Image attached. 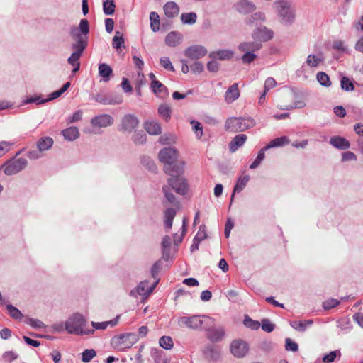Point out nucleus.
I'll return each mask as SVG.
<instances>
[{"instance_id": "f257e3e1", "label": "nucleus", "mask_w": 363, "mask_h": 363, "mask_svg": "<svg viewBox=\"0 0 363 363\" xmlns=\"http://www.w3.org/2000/svg\"><path fill=\"white\" fill-rule=\"evenodd\" d=\"M179 153L173 147H164L158 153L160 161L164 164V172L170 176L184 172V163L177 161Z\"/></svg>"}, {"instance_id": "f03ea898", "label": "nucleus", "mask_w": 363, "mask_h": 363, "mask_svg": "<svg viewBox=\"0 0 363 363\" xmlns=\"http://www.w3.org/2000/svg\"><path fill=\"white\" fill-rule=\"evenodd\" d=\"M279 23L284 26H291L296 19V11L289 0H276L273 3Z\"/></svg>"}, {"instance_id": "7ed1b4c3", "label": "nucleus", "mask_w": 363, "mask_h": 363, "mask_svg": "<svg viewBox=\"0 0 363 363\" xmlns=\"http://www.w3.org/2000/svg\"><path fill=\"white\" fill-rule=\"evenodd\" d=\"M86 320L84 316L78 313L70 315L65 323V328L67 333L71 335H93L94 330L85 328Z\"/></svg>"}, {"instance_id": "20e7f679", "label": "nucleus", "mask_w": 363, "mask_h": 363, "mask_svg": "<svg viewBox=\"0 0 363 363\" xmlns=\"http://www.w3.org/2000/svg\"><path fill=\"white\" fill-rule=\"evenodd\" d=\"M262 47L261 43L252 40H246L241 42L238 46L240 52H243L241 60L244 64H250L253 62L257 57L255 52L260 50Z\"/></svg>"}, {"instance_id": "39448f33", "label": "nucleus", "mask_w": 363, "mask_h": 363, "mask_svg": "<svg viewBox=\"0 0 363 363\" xmlns=\"http://www.w3.org/2000/svg\"><path fill=\"white\" fill-rule=\"evenodd\" d=\"M255 122L251 118H228L225 124V130L237 133L242 132L255 126Z\"/></svg>"}, {"instance_id": "423d86ee", "label": "nucleus", "mask_w": 363, "mask_h": 363, "mask_svg": "<svg viewBox=\"0 0 363 363\" xmlns=\"http://www.w3.org/2000/svg\"><path fill=\"white\" fill-rule=\"evenodd\" d=\"M285 98L293 100V103L280 106L279 108L281 110L289 111L294 108H301L306 106L303 94L295 89H291L287 91Z\"/></svg>"}, {"instance_id": "0eeeda50", "label": "nucleus", "mask_w": 363, "mask_h": 363, "mask_svg": "<svg viewBox=\"0 0 363 363\" xmlns=\"http://www.w3.org/2000/svg\"><path fill=\"white\" fill-rule=\"evenodd\" d=\"M168 185L170 189H172L178 194L185 195L188 191V184L186 179L181 177V174H174L168 179Z\"/></svg>"}, {"instance_id": "6e6552de", "label": "nucleus", "mask_w": 363, "mask_h": 363, "mask_svg": "<svg viewBox=\"0 0 363 363\" xmlns=\"http://www.w3.org/2000/svg\"><path fill=\"white\" fill-rule=\"evenodd\" d=\"M27 164L26 159L21 157L7 161L3 164L2 167H4V173L10 176L16 174L25 169Z\"/></svg>"}, {"instance_id": "1a4fd4ad", "label": "nucleus", "mask_w": 363, "mask_h": 363, "mask_svg": "<svg viewBox=\"0 0 363 363\" xmlns=\"http://www.w3.org/2000/svg\"><path fill=\"white\" fill-rule=\"evenodd\" d=\"M206 318V316L198 315L182 316L178 319V325L182 328L186 327L193 330L200 329L203 323V319Z\"/></svg>"}, {"instance_id": "9d476101", "label": "nucleus", "mask_w": 363, "mask_h": 363, "mask_svg": "<svg viewBox=\"0 0 363 363\" xmlns=\"http://www.w3.org/2000/svg\"><path fill=\"white\" fill-rule=\"evenodd\" d=\"M230 350L234 357L237 358H242L247 354L249 351V346L245 341L241 339H236L231 342L230 345Z\"/></svg>"}, {"instance_id": "9b49d317", "label": "nucleus", "mask_w": 363, "mask_h": 363, "mask_svg": "<svg viewBox=\"0 0 363 363\" xmlns=\"http://www.w3.org/2000/svg\"><path fill=\"white\" fill-rule=\"evenodd\" d=\"M139 120L133 114H125L121 119L118 130L132 133L138 125Z\"/></svg>"}, {"instance_id": "f8f14e48", "label": "nucleus", "mask_w": 363, "mask_h": 363, "mask_svg": "<svg viewBox=\"0 0 363 363\" xmlns=\"http://www.w3.org/2000/svg\"><path fill=\"white\" fill-rule=\"evenodd\" d=\"M93 99L98 103L104 105H116L122 104L123 99L121 95L97 94Z\"/></svg>"}, {"instance_id": "ddd939ff", "label": "nucleus", "mask_w": 363, "mask_h": 363, "mask_svg": "<svg viewBox=\"0 0 363 363\" xmlns=\"http://www.w3.org/2000/svg\"><path fill=\"white\" fill-rule=\"evenodd\" d=\"M274 33L272 30L268 29L266 26H260L257 27L252 33V38L257 42H267L273 38Z\"/></svg>"}, {"instance_id": "4468645a", "label": "nucleus", "mask_w": 363, "mask_h": 363, "mask_svg": "<svg viewBox=\"0 0 363 363\" xmlns=\"http://www.w3.org/2000/svg\"><path fill=\"white\" fill-rule=\"evenodd\" d=\"M90 123L94 128H105L112 125L114 119L109 114H99L93 117Z\"/></svg>"}, {"instance_id": "2eb2a0df", "label": "nucleus", "mask_w": 363, "mask_h": 363, "mask_svg": "<svg viewBox=\"0 0 363 363\" xmlns=\"http://www.w3.org/2000/svg\"><path fill=\"white\" fill-rule=\"evenodd\" d=\"M207 52V49L204 46L194 45L184 50V55L191 60H199L203 57Z\"/></svg>"}, {"instance_id": "dca6fc26", "label": "nucleus", "mask_w": 363, "mask_h": 363, "mask_svg": "<svg viewBox=\"0 0 363 363\" xmlns=\"http://www.w3.org/2000/svg\"><path fill=\"white\" fill-rule=\"evenodd\" d=\"M225 335V329L221 325L209 328L206 334L207 338L213 343L223 341Z\"/></svg>"}, {"instance_id": "f3484780", "label": "nucleus", "mask_w": 363, "mask_h": 363, "mask_svg": "<svg viewBox=\"0 0 363 363\" xmlns=\"http://www.w3.org/2000/svg\"><path fill=\"white\" fill-rule=\"evenodd\" d=\"M235 9L240 13L246 15L254 12L256 9V6L252 2L242 0L235 4Z\"/></svg>"}, {"instance_id": "a211bd4d", "label": "nucleus", "mask_w": 363, "mask_h": 363, "mask_svg": "<svg viewBox=\"0 0 363 363\" xmlns=\"http://www.w3.org/2000/svg\"><path fill=\"white\" fill-rule=\"evenodd\" d=\"M183 40L182 33L177 31L169 33L165 38V43L169 47H176L180 45Z\"/></svg>"}, {"instance_id": "6ab92c4d", "label": "nucleus", "mask_w": 363, "mask_h": 363, "mask_svg": "<svg viewBox=\"0 0 363 363\" xmlns=\"http://www.w3.org/2000/svg\"><path fill=\"white\" fill-rule=\"evenodd\" d=\"M149 282L146 280L140 281L136 288L131 290L130 295L133 297H137L138 295L143 296L147 298L150 294H147Z\"/></svg>"}, {"instance_id": "aec40b11", "label": "nucleus", "mask_w": 363, "mask_h": 363, "mask_svg": "<svg viewBox=\"0 0 363 363\" xmlns=\"http://www.w3.org/2000/svg\"><path fill=\"white\" fill-rule=\"evenodd\" d=\"M239 96L240 91L238 89V84L235 83L227 89L225 94V101L228 104H230L238 99Z\"/></svg>"}, {"instance_id": "412c9836", "label": "nucleus", "mask_w": 363, "mask_h": 363, "mask_svg": "<svg viewBox=\"0 0 363 363\" xmlns=\"http://www.w3.org/2000/svg\"><path fill=\"white\" fill-rule=\"evenodd\" d=\"M152 91L159 97L164 99L169 95L167 88L159 81L151 82Z\"/></svg>"}, {"instance_id": "4be33fe9", "label": "nucleus", "mask_w": 363, "mask_h": 363, "mask_svg": "<svg viewBox=\"0 0 363 363\" xmlns=\"http://www.w3.org/2000/svg\"><path fill=\"white\" fill-rule=\"evenodd\" d=\"M330 144L339 150H347L350 147V142L345 138L333 136L330 139Z\"/></svg>"}, {"instance_id": "5701e85b", "label": "nucleus", "mask_w": 363, "mask_h": 363, "mask_svg": "<svg viewBox=\"0 0 363 363\" xmlns=\"http://www.w3.org/2000/svg\"><path fill=\"white\" fill-rule=\"evenodd\" d=\"M234 52L231 50H218L213 51L209 54V57L215 60L218 59L220 60H230L233 57Z\"/></svg>"}, {"instance_id": "b1692460", "label": "nucleus", "mask_w": 363, "mask_h": 363, "mask_svg": "<svg viewBox=\"0 0 363 363\" xmlns=\"http://www.w3.org/2000/svg\"><path fill=\"white\" fill-rule=\"evenodd\" d=\"M203 354L209 361H216L220 357V350L213 345H208L203 349Z\"/></svg>"}, {"instance_id": "393cba45", "label": "nucleus", "mask_w": 363, "mask_h": 363, "mask_svg": "<svg viewBox=\"0 0 363 363\" xmlns=\"http://www.w3.org/2000/svg\"><path fill=\"white\" fill-rule=\"evenodd\" d=\"M163 9L165 15L168 18H174L179 13V7L174 1H169L166 3L163 6Z\"/></svg>"}, {"instance_id": "a878e982", "label": "nucleus", "mask_w": 363, "mask_h": 363, "mask_svg": "<svg viewBox=\"0 0 363 363\" xmlns=\"http://www.w3.org/2000/svg\"><path fill=\"white\" fill-rule=\"evenodd\" d=\"M249 180V175H245L244 177H240L238 179L237 183L233 189L232 195L230 196V205L233 201L235 193L242 191L247 185V184L248 183Z\"/></svg>"}, {"instance_id": "bb28decb", "label": "nucleus", "mask_w": 363, "mask_h": 363, "mask_svg": "<svg viewBox=\"0 0 363 363\" xmlns=\"http://www.w3.org/2000/svg\"><path fill=\"white\" fill-rule=\"evenodd\" d=\"M145 130L150 135H157L162 133L159 123L155 121H147L144 123Z\"/></svg>"}, {"instance_id": "cd10ccee", "label": "nucleus", "mask_w": 363, "mask_h": 363, "mask_svg": "<svg viewBox=\"0 0 363 363\" xmlns=\"http://www.w3.org/2000/svg\"><path fill=\"white\" fill-rule=\"evenodd\" d=\"M119 318H120V315H117L114 319L111 320L109 321H104V322H101V323L92 321L91 324L93 327V330H105L108 326L114 327L115 325H116L118 323Z\"/></svg>"}, {"instance_id": "c85d7f7f", "label": "nucleus", "mask_w": 363, "mask_h": 363, "mask_svg": "<svg viewBox=\"0 0 363 363\" xmlns=\"http://www.w3.org/2000/svg\"><path fill=\"white\" fill-rule=\"evenodd\" d=\"M265 21V14L263 12L259 11L251 14L246 18L245 23L248 26L257 25Z\"/></svg>"}, {"instance_id": "c756f323", "label": "nucleus", "mask_w": 363, "mask_h": 363, "mask_svg": "<svg viewBox=\"0 0 363 363\" xmlns=\"http://www.w3.org/2000/svg\"><path fill=\"white\" fill-rule=\"evenodd\" d=\"M99 74L102 77V80L105 82L110 80V77L113 74L111 67L106 63H100L99 65Z\"/></svg>"}, {"instance_id": "7c9ffc66", "label": "nucleus", "mask_w": 363, "mask_h": 363, "mask_svg": "<svg viewBox=\"0 0 363 363\" xmlns=\"http://www.w3.org/2000/svg\"><path fill=\"white\" fill-rule=\"evenodd\" d=\"M87 40L88 38H80L79 40H76V42L72 45V48L74 50L73 53L82 55L88 45Z\"/></svg>"}, {"instance_id": "2f4dec72", "label": "nucleus", "mask_w": 363, "mask_h": 363, "mask_svg": "<svg viewBox=\"0 0 363 363\" xmlns=\"http://www.w3.org/2000/svg\"><path fill=\"white\" fill-rule=\"evenodd\" d=\"M247 136L244 134L237 135L230 143L229 147L231 152H235L242 146L246 141Z\"/></svg>"}, {"instance_id": "473e14b6", "label": "nucleus", "mask_w": 363, "mask_h": 363, "mask_svg": "<svg viewBox=\"0 0 363 363\" xmlns=\"http://www.w3.org/2000/svg\"><path fill=\"white\" fill-rule=\"evenodd\" d=\"M172 243V239L170 236L165 235L162 241V258L166 261L169 260L170 257L169 249Z\"/></svg>"}, {"instance_id": "72a5a7b5", "label": "nucleus", "mask_w": 363, "mask_h": 363, "mask_svg": "<svg viewBox=\"0 0 363 363\" xmlns=\"http://www.w3.org/2000/svg\"><path fill=\"white\" fill-rule=\"evenodd\" d=\"M176 216V211L169 208L164 211V228L168 231L172 227L173 220Z\"/></svg>"}, {"instance_id": "f704fd0d", "label": "nucleus", "mask_w": 363, "mask_h": 363, "mask_svg": "<svg viewBox=\"0 0 363 363\" xmlns=\"http://www.w3.org/2000/svg\"><path fill=\"white\" fill-rule=\"evenodd\" d=\"M65 139L69 141H73L79 138V133L76 127H69L62 132Z\"/></svg>"}, {"instance_id": "c9c22d12", "label": "nucleus", "mask_w": 363, "mask_h": 363, "mask_svg": "<svg viewBox=\"0 0 363 363\" xmlns=\"http://www.w3.org/2000/svg\"><path fill=\"white\" fill-rule=\"evenodd\" d=\"M151 357L156 363H168L164 352L161 350L157 348L152 349Z\"/></svg>"}, {"instance_id": "e433bc0d", "label": "nucleus", "mask_w": 363, "mask_h": 363, "mask_svg": "<svg viewBox=\"0 0 363 363\" xmlns=\"http://www.w3.org/2000/svg\"><path fill=\"white\" fill-rule=\"evenodd\" d=\"M289 140L286 136L277 138L270 141L269 144L265 146V149L269 150L273 147H281L284 145L289 144Z\"/></svg>"}, {"instance_id": "4c0bfd02", "label": "nucleus", "mask_w": 363, "mask_h": 363, "mask_svg": "<svg viewBox=\"0 0 363 363\" xmlns=\"http://www.w3.org/2000/svg\"><path fill=\"white\" fill-rule=\"evenodd\" d=\"M53 145V140L50 137L41 138L38 143L37 146L39 151H45L50 149Z\"/></svg>"}, {"instance_id": "58836bf2", "label": "nucleus", "mask_w": 363, "mask_h": 363, "mask_svg": "<svg viewBox=\"0 0 363 363\" xmlns=\"http://www.w3.org/2000/svg\"><path fill=\"white\" fill-rule=\"evenodd\" d=\"M158 114L165 121H169L172 116V109L166 104H161L158 108Z\"/></svg>"}, {"instance_id": "ea45409f", "label": "nucleus", "mask_w": 363, "mask_h": 363, "mask_svg": "<svg viewBox=\"0 0 363 363\" xmlns=\"http://www.w3.org/2000/svg\"><path fill=\"white\" fill-rule=\"evenodd\" d=\"M197 15L194 12L184 13L181 15V21L184 24L192 25L196 23Z\"/></svg>"}, {"instance_id": "a19ab883", "label": "nucleus", "mask_w": 363, "mask_h": 363, "mask_svg": "<svg viewBox=\"0 0 363 363\" xmlns=\"http://www.w3.org/2000/svg\"><path fill=\"white\" fill-rule=\"evenodd\" d=\"M150 28L153 32L158 31L160 29V17L157 13L152 11L150 13Z\"/></svg>"}, {"instance_id": "79ce46f5", "label": "nucleus", "mask_w": 363, "mask_h": 363, "mask_svg": "<svg viewBox=\"0 0 363 363\" xmlns=\"http://www.w3.org/2000/svg\"><path fill=\"white\" fill-rule=\"evenodd\" d=\"M164 194L167 200L172 205L177 206L179 205V201L177 200L174 195L172 194L171 189L167 185H164L162 188Z\"/></svg>"}, {"instance_id": "37998d69", "label": "nucleus", "mask_w": 363, "mask_h": 363, "mask_svg": "<svg viewBox=\"0 0 363 363\" xmlns=\"http://www.w3.org/2000/svg\"><path fill=\"white\" fill-rule=\"evenodd\" d=\"M340 85L342 89L345 91H352L354 89V83L347 77H342Z\"/></svg>"}, {"instance_id": "c03bdc74", "label": "nucleus", "mask_w": 363, "mask_h": 363, "mask_svg": "<svg viewBox=\"0 0 363 363\" xmlns=\"http://www.w3.org/2000/svg\"><path fill=\"white\" fill-rule=\"evenodd\" d=\"M115 8L113 0H106L103 3V10L106 15H112L115 11Z\"/></svg>"}, {"instance_id": "a18cd8bd", "label": "nucleus", "mask_w": 363, "mask_h": 363, "mask_svg": "<svg viewBox=\"0 0 363 363\" xmlns=\"http://www.w3.org/2000/svg\"><path fill=\"white\" fill-rule=\"evenodd\" d=\"M316 78L318 82L323 86L328 87L331 84L329 76L323 72H318Z\"/></svg>"}, {"instance_id": "49530a36", "label": "nucleus", "mask_w": 363, "mask_h": 363, "mask_svg": "<svg viewBox=\"0 0 363 363\" xmlns=\"http://www.w3.org/2000/svg\"><path fill=\"white\" fill-rule=\"evenodd\" d=\"M160 346L165 350H170L172 348L174 343L171 337L162 336L159 340Z\"/></svg>"}, {"instance_id": "de8ad7c7", "label": "nucleus", "mask_w": 363, "mask_h": 363, "mask_svg": "<svg viewBox=\"0 0 363 363\" xmlns=\"http://www.w3.org/2000/svg\"><path fill=\"white\" fill-rule=\"evenodd\" d=\"M112 45L116 50H119L122 47H124V38L119 31L116 32V35L113 38Z\"/></svg>"}, {"instance_id": "09e8293b", "label": "nucleus", "mask_w": 363, "mask_h": 363, "mask_svg": "<svg viewBox=\"0 0 363 363\" xmlns=\"http://www.w3.org/2000/svg\"><path fill=\"white\" fill-rule=\"evenodd\" d=\"M323 59L319 55H309L306 59V64L311 67H317L321 62Z\"/></svg>"}, {"instance_id": "8fccbe9b", "label": "nucleus", "mask_w": 363, "mask_h": 363, "mask_svg": "<svg viewBox=\"0 0 363 363\" xmlns=\"http://www.w3.org/2000/svg\"><path fill=\"white\" fill-rule=\"evenodd\" d=\"M9 315L14 319L21 320L23 318L22 313L15 306L11 304L6 306Z\"/></svg>"}, {"instance_id": "3c124183", "label": "nucleus", "mask_w": 363, "mask_h": 363, "mask_svg": "<svg viewBox=\"0 0 363 363\" xmlns=\"http://www.w3.org/2000/svg\"><path fill=\"white\" fill-rule=\"evenodd\" d=\"M243 323L245 327L252 330H257L260 327V323L259 321L254 320L247 315L245 317Z\"/></svg>"}, {"instance_id": "603ef678", "label": "nucleus", "mask_w": 363, "mask_h": 363, "mask_svg": "<svg viewBox=\"0 0 363 363\" xmlns=\"http://www.w3.org/2000/svg\"><path fill=\"white\" fill-rule=\"evenodd\" d=\"M266 150H267L265 149V147H264L262 149L260 150V151L258 153L257 157L254 160V162L250 164V169H255L261 164V162L265 157L264 152Z\"/></svg>"}, {"instance_id": "864d4df0", "label": "nucleus", "mask_w": 363, "mask_h": 363, "mask_svg": "<svg viewBox=\"0 0 363 363\" xmlns=\"http://www.w3.org/2000/svg\"><path fill=\"white\" fill-rule=\"evenodd\" d=\"M192 125V130L194 132L197 139H200L203 135V127L201 124L196 121L192 120L191 121Z\"/></svg>"}, {"instance_id": "5fc2aeb1", "label": "nucleus", "mask_w": 363, "mask_h": 363, "mask_svg": "<svg viewBox=\"0 0 363 363\" xmlns=\"http://www.w3.org/2000/svg\"><path fill=\"white\" fill-rule=\"evenodd\" d=\"M143 164L150 171L155 172L157 169L154 161L149 157H143L142 158Z\"/></svg>"}, {"instance_id": "6e6d98bb", "label": "nucleus", "mask_w": 363, "mask_h": 363, "mask_svg": "<svg viewBox=\"0 0 363 363\" xmlns=\"http://www.w3.org/2000/svg\"><path fill=\"white\" fill-rule=\"evenodd\" d=\"M96 353L93 349H86L82 352V362L87 363L90 362L95 356Z\"/></svg>"}, {"instance_id": "4d7b16f0", "label": "nucleus", "mask_w": 363, "mask_h": 363, "mask_svg": "<svg viewBox=\"0 0 363 363\" xmlns=\"http://www.w3.org/2000/svg\"><path fill=\"white\" fill-rule=\"evenodd\" d=\"M147 136L143 132H136L133 136V140L135 144L142 145L146 142Z\"/></svg>"}, {"instance_id": "13d9d810", "label": "nucleus", "mask_w": 363, "mask_h": 363, "mask_svg": "<svg viewBox=\"0 0 363 363\" xmlns=\"http://www.w3.org/2000/svg\"><path fill=\"white\" fill-rule=\"evenodd\" d=\"M340 357L341 353L340 350L332 351L329 354H325L323 357V361L325 363H330L335 361L337 356Z\"/></svg>"}, {"instance_id": "bf43d9fd", "label": "nucleus", "mask_w": 363, "mask_h": 363, "mask_svg": "<svg viewBox=\"0 0 363 363\" xmlns=\"http://www.w3.org/2000/svg\"><path fill=\"white\" fill-rule=\"evenodd\" d=\"M186 219L184 218L181 235L179 236L177 233H175L173 236L174 245H177L179 243L182 242V238L186 233Z\"/></svg>"}, {"instance_id": "052dcab7", "label": "nucleus", "mask_w": 363, "mask_h": 363, "mask_svg": "<svg viewBox=\"0 0 363 363\" xmlns=\"http://www.w3.org/2000/svg\"><path fill=\"white\" fill-rule=\"evenodd\" d=\"M260 325L262 326V329L267 333L272 332L275 327L274 325L269 321V320L266 318L262 320Z\"/></svg>"}, {"instance_id": "680f3d73", "label": "nucleus", "mask_w": 363, "mask_h": 363, "mask_svg": "<svg viewBox=\"0 0 363 363\" xmlns=\"http://www.w3.org/2000/svg\"><path fill=\"white\" fill-rule=\"evenodd\" d=\"M340 303V301L337 299L330 298L323 303V307L326 310H329L337 306Z\"/></svg>"}, {"instance_id": "e2e57ef3", "label": "nucleus", "mask_w": 363, "mask_h": 363, "mask_svg": "<svg viewBox=\"0 0 363 363\" xmlns=\"http://www.w3.org/2000/svg\"><path fill=\"white\" fill-rule=\"evenodd\" d=\"M79 29L84 36L87 35L89 32V26L86 19H82L80 21Z\"/></svg>"}, {"instance_id": "0e129e2a", "label": "nucleus", "mask_w": 363, "mask_h": 363, "mask_svg": "<svg viewBox=\"0 0 363 363\" xmlns=\"http://www.w3.org/2000/svg\"><path fill=\"white\" fill-rule=\"evenodd\" d=\"M206 237H207V233L206 231V226L204 225H200L199 231L196 233L194 238L196 239V240H199V241L201 242L202 240L206 239Z\"/></svg>"}, {"instance_id": "69168bd1", "label": "nucleus", "mask_w": 363, "mask_h": 363, "mask_svg": "<svg viewBox=\"0 0 363 363\" xmlns=\"http://www.w3.org/2000/svg\"><path fill=\"white\" fill-rule=\"evenodd\" d=\"M18 357V354L13 351H6L2 354V359L7 362L16 359Z\"/></svg>"}, {"instance_id": "338daca9", "label": "nucleus", "mask_w": 363, "mask_h": 363, "mask_svg": "<svg viewBox=\"0 0 363 363\" xmlns=\"http://www.w3.org/2000/svg\"><path fill=\"white\" fill-rule=\"evenodd\" d=\"M160 65L166 69L172 72L174 71V68L172 65L170 60L167 57H162L160 58Z\"/></svg>"}, {"instance_id": "774afa93", "label": "nucleus", "mask_w": 363, "mask_h": 363, "mask_svg": "<svg viewBox=\"0 0 363 363\" xmlns=\"http://www.w3.org/2000/svg\"><path fill=\"white\" fill-rule=\"evenodd\" d=\"M285 348L288 351L297 352L298 350V344L292 341L290 338L286 339Z\"/></svg>"}]
</instances>
